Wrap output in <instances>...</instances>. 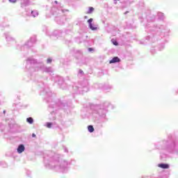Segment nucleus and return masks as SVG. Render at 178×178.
Returning a JSON list of instances; mask_svg holds the SVG:
<instances>
[{"instance_id": "obj_3", "label": "nucleus", "mask_w": 178, "mask_h": 178, "mask_svg": "<svg viewBox=\"0 0 178 178\" xmlns=\"http://www.w3.org/2000/svg\"><path fill=\"white\" fill-rule=\"evenodd\" d=\"M159 168H161V169H169V165L168 164L161 163L158 165Z\"/></svg>"}, {"instance_id": "obj_6", "label": "nucleus", "mask_w": 178, "mask_h": 178, "mask_svg": "<svg viewBox=\"0 0 178 178\" xmlns=\"http://www.w3.org/2000/svg\"><path fill=\"white\" fill-rule=\"evenodd\" d=\"M92 12H94V8L90 7V8H89V10L87 12V14L90 15V14L92 13Z\"/></svg>"}, {"instance_id": "obj_4", "label": "nucleus", "mask_w": 178, "mask_h": 178, "mask_svg": "<svg viewBox=\"0 0 178 178\" xmlns=\"http://www.w3.org/2000/svg\"><path fill=\"white\" fill-rule=\"evenodd\" d=\"M88 130L90 131V133L94 132V127H92V125H89L88 127Z\"/></svg>"}, {"instance_id": "obj_13", "label": "nucleus", "mask_w": 178, "mask_h": 178, "mask_svg": "<svg viewBox=\"0 0 178 178\" xmlns=\"http://www.w3.org/2000/svg\"><path fill=\"white\" fill-rule=\"evenodd\" d=\"M88 51H92V48H89Z\"/></svg>"}, {"instance_id": "obj_8", "label": "nucleus", "mask_w": 178, "mask_h": 178, "mask_svg": "<svg viewBox=\"0 0 178 178\" xmlns=\"http://www.w3.org/2000/svg\"><path fill=\"white\" fill-rule=\"evenodd\" d=\"M47 127H48V129H51V127H52V124L51 122H47Z\"/></svg>"}, {"instance_id": "obj_7", "label": "nucleus", "mask_w": 178, "mask_h": 178, "mask_svg": "<svg viewBox=\"0 0 178 178\" xmlns=\"http://www.w3.org/2000/svg\"><path fill=\"white\" fill-rule=\"evenodd\" d=\"M89 27H90V29L92 31H95L97 29V27L92 26V24H90V25H89Z\"/></svg>"}, {"instance_id": "obj_5", "label": "nucleus", "mask_w": 178, "mask_h": 178, "mask_svg": "<svg viewBox=\"0 0 178 178\" xmlns=\"http://www.w3.org/2000/svg\"><path fill=\"white\" fill-rule=\"evenodd\" d=\"M26 122H28V123H29L30 124H33V122H34V120H33L32 118H28L26 119Z\"/></svg>"}, {"instance_id": "obj_12", "label": "nucleus", "mask_w": 178, "mask_h": 178, "mask_svg": "<svg viewBox=\"0 0 178 178\" xmlns=\"http://www.w3.org/2000/svg\"><path fill=\"white\" fill-rule=\"evenodd\" d=\"M51 62H52V59L48 58L47 59V63H51Z\"/></svg>"}, {"instance_id": "obj_14", "label": "nucleus", "mask_w": 178, "mask_h": 178, "mask_svg": "<svg viewBox=\"0 0 178 178\" xmlns=\"http://www.w3.org/2000/svg\"><path fill=\"white\" fill-rule=\"evenodd\" d=\"M32 137H35V134H33Z\"/></svg>"}, {"instance_id": "obj_15", "label": "nucleus", "mask_w": 178, "mask_h": 178, "mask_svg": "<svg viewBox=\"0 0 178 178\" xmlns=\"http://www.w3.org/2000/svg\"><path fill=\"white\" fill-rule=\"evenodd\" d=\"M88 18V17L87 16H85V19H87Z\"/></svg>"}, {"instance_id": "obj_9", "label": "nucleus", "mask_w": 178, "mask_h": 178, "mask_svg": "<svg viewBox=\"0 0 178 178\" xmlns=\"http://www.w3.org/2000/svg\"><path fill=\"white\" fill-rule=\"evenodd\" d=\"M92 18H90V19H89L88 20V23L89 24V26L90 25H91V24H92Z\"/></svg>"}, {"instance_id": "obj_2", "label": "nucleus", "mask_w": 178, "mask_h": 178, "mask_svg": "<svg viewBox=\"0 0 178 178\" xmlns=\"http://www.w3.org/2000/svg\"><path fill=\"white\" fill-rule=\"evenodd\" d=\"M120 62V59L118 57H114L112 60H110L109 63H116Z\"/></svg>"}, {"instance_id": "obj_1", "label": "nucleus", "mask_w": 178, "mask_h": 178, "mask_svg": "<svg viewBox=\"0 0 178 178\" xmlns=\"http://www.w3.org/2000/svg\"><path fill=\"white\" fill-rule=\"evenodd\" d=\"M24 151V145H20L17 148V152L22 154Z\"/></svg>"}, {"instance_id": "obj_10", "label": "nucleus", "mask_w": 178, "mask_h": 178, "mask_svg": "<svg viewBox=\"0 0 178 178\" xmlns=\"http://www.w3.org/2000/svg\"><path fill=\"white\" fill-rule=\"evenodd\" d=\"M112 42H113V45H115V46H118V45H119V43H118V42L116 41V40H112Z\"/></svg>"}, {"instance_id": "obj_11", "label": "nucleus", "mask_w": 178, "mask_h": 178, "mask_svg": "<svg viewBox=\"0 0 178 178\" xmlns=\"http://www.w3.org/2000/svg\"><path fill=\"white\" fill-rule=\"evenodd\" d=\"M9 2H11V3H16L17 2V0H9Z\"/></svg>"}]
</instances>
